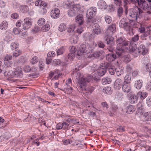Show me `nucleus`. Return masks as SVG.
<instances>
[{
  "instance_id": "16",
  "label": "nucleus",
  "mask_w": 151,
  "mask_h": 151,
  "mask_svg": "<svg viewBox=\"0 0 151 151\" xmlns=\"http://www.w3.org/2000/svg\"><path fill=\"white\" fill-rule=\"evenodd\" d=\"M119 25L121 27L124 28L126 30H128L129 27V23L127 22L126 19L124 18H122L120 21Z\"/></svg>"
},
{
  "instance_id": "39",
  "label": "nucleus",
  "mask_w": 151,
  "mask_h": 151,
  "mask_svg": "<svg viewBox=\"0 0 151 151\" xmlns=\"http://www.w3.org/2000/svg\"><path fill=\"white\" fill-rule=\"evenodd\" d=\"M144 116L146 120L147 121L151 120V112L145 113L144 114Z\"/></svg>"
},
{
  "instance_id": "54",
  "label": "nucleus",
  "mask_w": 151,
  "mask_h": 151,
  "mask_svg": "<svg viewBox=\"0 0 151 151\" xmlns=\"http://www.w3.org/2000/svg\"><path fill=\"white\" fill-rule=\"evenodd\" d=\"M87 19L86 20L87 23L89 24V25L91 24L92 23L94 22V20L93 19V17H87Z\"/></svg>"
},
{
  "instance_id": "22",
  "label": "nucleus",
  "mask_w": 151,
  "mask_h": 151,
  "mask_svg": "<svg viewBox=\"0 0 151 151\" xmlns=\"http://www.w3.org/2000/svg\"><path fill=\"white\" fill-rule=\"evenodd\" d=\"M76 21L80 25H82L84 21L83 16L82 15H79L76 18Z\"/></svg>"
},
{
  "instance_id": "20",
  "label": "nucleus",
  "mask_w": 151,
  "mask_h": 151,
  "mask_svg": "<svg viewBox=\"0 0 151 151\" xmlns=\"http://www.w3.org/2000/svg\"><path fill=\"white\" fill-rule=\"evenodd\" d=\"M116 55L112 53H109L106 55V59L107 60L111 62L114 60L116 58Z\"/></svg>"
},
{
  "instance_id": "61",
  "label": "nucleus",
  "mask_w": 151,
  "mask_h": 151,
  "mask_svg": "<svg viewBox=\"0 0 151 151\" xmlns=\"http://www.w3.org/2000/svg\"><path fill=\"white\" fill-rule=\"evenodd\" d=\"M137 108L139 110H142L144 108V106L142 103L139 102L137 105Z\"/></svg>"
},
{
  "instance_id": "19",
  "label": "nucleus",
  "mask_w": 151,
  "mask_h": 151,
  "mask_svg": "<svg viewBox=\"0 0 151 151\" xmlns=\"http://www.w3.org/2000/svg\"><path fill=\"white\" fill-rule=\"evenodd\" d=\"M93 34L94 35H97L100 33V29L99 28V25L96 23H95L93 24Z\"/></svg>"
},
{
  "instance_id": "57",
  "label": "nucleus",
  "mask_w": 151,
  "mask_h": 151,
  "mask_svg": "<svg viewBox=\"0 0 151 151\" xmlns=\"http://www.w3.org/2000/svg\"><path fill=\"white\" fill-rule=\"evenodd\" d=\"M139 39V37L138 35H136L132 37L131 39V41L133 42H136Z\"/></svg>"
},
{
  "instance_id": "13",
  "label": "nucleus",
  "mask_w": 151,
  "mask_h": 151,
  "mask_svg": "<svg viewBox=\"0 0 151 151\" xmlns=\"http://www.w3.org/2000/svg\"><path fill=\"white\" fill-rule=\"evenodd\" d=\"M123 84V82L120 78H117L115 81L114 85V88L117 90H119L122 86Z\"/></svg>"
},
{
  "instance_id": "26",
  "label": "nucleus",
  "mask_w": 151,
  "mask_h": 151,
  "mask_svg": "<svg viewBox=\"0 0 151 151\" xmlns=\"http://www.w3.org/2000/svg\"><path fill=\"white\" fill-rule=\"evenodd\" d=\"M122 89L123 91L125 93H128L131 89V88L129 85L127 84H124L122 86Z\"/></svg>"
},
{
  "instance_id": "56",
  "label": "nucleus",
  "mask_w": 151,
  "mask_h": 151,
  "mask_svg": "<svg viewBox=\"0 0 151 151\" xmlns=\"http://www.w3.org/2000/svg\"><path fill=\"white\" fill-rule=\"evenodd\" d=\"M102 81L103 82L105 83L109 84L111 83V78L107 77L103 79Z\"/></svg>"
},
{
  "instance_id": "48",
  "label": "nucleus",
  "mask_w": 151,
  "mask_h": 151,
  "mask_svg": "<svg viewBox=\"0 0 151 151\" xmlns=\"http://www.w3.org/2000/svg\"><path fill=\"white\" fill-rule=\"evenodd\" d=\"M7 75L10 78H15V71H13L11 70L8 72Z\"/></svg>"
},
{
  "instance_id": "44",
  "label": "nucleus",
  "mask_w": 151,
  "mask_h": 151,
  "mask_svg": "<svg viewBox=\"0 0 151 151\" xmlns=\"http://www.w3.org/2000/svg\"><path fill=\"white\" fill-rule=\"evenodd\" d=\"M38 61L37 57V56H34L31 59L30 62L32 65L37 63Z\"/></svg>"
},
{
  "instance_id": "45",
  "label": "nucleus",
  "mask_w": 151,
  "mask_h": 151,
  "mask_svg": "<svg viewBox=\"0 0 151 151\" xmlns=\"http://www.w3.org/2000/svg\"><path fill=\"white\" fill-rule=\"evenodd\" d=\"M65 51L63 47H62L58 49L57 51V55H60L62 54Z\"/></svg>"
},
{
  "instance_id": "52",
  "label": "nucleus",
  "mask_w": 151,
  "mask_h": 151,
  "mask_svg": "<svg viewBox=\"0 0 151 151\" xmlns=\"http://www.w3.org/2000/svg\"><path fill=\"white\" fill-rule=\"evenodd\" d=\"M40 29V28L39 27L35 26L32 30V31L33 33H36L39 31Z\"/></svg>"
},
{
  "instance_id": "3",
  "label": "nucleus",
  "mask_w": 151,
  "mask_h": 151,
  "mask_svg": "<svg viewBox=\"0 0 151 151\" xmlns=\"http://www.w3.org/2000/svg\"><path fill=\"white\" fill-rule=\"evenodd\" d=\"M80 87L82 91H86L87 93H91L94 89V88L92 86H87L86 85L85 82H83L81 81H80V85L78 86Z\"/></svg>"
},
{
  "instance_id": "23",
  "label": "nucleus",
  "mask_w": 151,
  "mask_h": 151,
  "mask_svg": "<svg viewBox=\"0 0 151 151\" xmlns=\"http://www.w3.org/2000/svg\"><path fill=\"white\" fill-rule=\"evenodd\" d=\"M97 4L99 7L101 9H105L107 7L106 3L103 1H99Z\"/></svg>"
},
{
  "instance_id": "46",
  "label": "nucleus",
  "mask_w": 151,
  "mask_h": 151,
  "mask_svg": "<svg viewBox=\"0 0 151 151\" xmlns=\"http://www.w3.org/2000/svg\"><path fill=\"white\" fill-rule=\"evenodd\" d=\"M22 53V52L20 50H17L15 51L13 53V56L14 57H18Z\"/></svg>"
},
{
  "instance_id": "42",
  "label": "nucleus",
  "mask_w": 151,
  "mask_h": 151,
  "mask_svg": "<svg viewBox=\"0 0 151 151\" xmlns=\"http://www.w3.org/2000/svg\"><path fill=\"white\" fill-rule=\"evenodd\" d=\"M50 29V26L49 24H46L42 27L41 29L44 32H46L49 30Z\"/></svg>"
},
{
  "instance_id": "7",
  "label": "nucleus",
  "mask_w": 151,
  "mask_h": 151,
  "mask_svg": "<svg viewBox=\"0 0 151 151\" xmlns=\"http://www.w3.org/2000/svg\"><path fill=\"white\" fill-rule=\"evenodd\" d=\"M89 48V46L88 44L86 42H84L79 47V50L77 51V54L80 56L84 52H86Z\"/></svg>"
},
{
  "instance_id": "17",
  "label": "nucleus",
  "mask_w": 151,
  "mask_h": 151,
  "mask_svg": "<svg viewBox=\"0 0 151 151\" xmlns=\"http://www.w3.org/2000/svg\"><path fill=\"white\" fill-rule=\"evenodd\" d=\"M23 76V73L22 69L19 67L15 70V76L17 78H21Z\"/></svg>"
},
{
  "instance_id": "27",
  "label": "nucleus",
  "mask_w": 151,
  "mask_h": 151,
  "mask_svg": "<svg viewBox=\"0 0 151 151\" xmlns=\"http://www.w3.org/2000/svg\"><path fill=\"white\" fill-rule=\"evenodd\" d=\"M147 93L146 92H142L139 91L137 93V96L138 98H139L141 100H143L147 97Z\"/></svg>"
},
{
  "instance_id": "49",
  "label": "nucleus",
  "mask_w": 151,
  "mask_h": 151,
  "mask_svg": "<svg viewBox=\"0 0 151 151\" xmlns=\"http://www.w3.org/2000/svg\"><path fill=\"white\" fill-rule=\"evenodd\" d=\"M114 42H113V44H111L108 45L107 49L109 51L112 52L113 50L114 49Z\"/></svg>"
},
{
  "instance_id": "31",
  "label": "nucleus",
  "mask_w": 151,
  "mask_h": 151,
  "mask_svg": "<svg viewBox=\"0 0 151 151\" xmlns=\"http://www.w3.org/2000/svg\"><path fill=\"white\" fill-rule=\"evenodd\" d=\"M138 98L137 95H132L130 97V101L132 104H134L137 102L138 99Z\"/></svg>"
},
{
  "instance_id": "30",
  "label": "nucleus",
  "mask_w": 151,
  "mask_h": 151,
  "mask_svg": "<svg viewBox=\"0 0 151 151\" xmlns=\"http://www.w3.org/2000/svg\"><path fill=\"white\" fill-rule=\"evenodd\" d=\"M136 49V46L135 44H131V43L129 45L128 50L127 51H128L129 52H134L135 50Z\"/></svg>"
},
{
  "instance_id": "40",
  "label": "nucleus",
  "mask_w": 151,
  "mask_h": 151,
  "mask_svg": "<svg viewBox=\"0 0 151 151\" xmlns=\"http://www.w3.org/2000/svg\"><path fill=\"white\" fill-rule=\"evenodd\" d=\"M75 25L74 24H72L70 25L68 29L67 32L69 33L73 32L75 29Z\"/></svg>"
},
{
  "instance_id": "33",
  "label": "nucleus",
  "mask_w": 151,
  "mask_h": 151,
  "mask_svg": "<svg viewBox=\"0 0 151 151\" xmlns=\"http://www.w3.org/2000/svg\"><path fill=\"white\" fill-rule=\"evenodd\" d=\"M103 53V52L102 51H96L93 52L91 56L95 58H98Z\"/></svg>"
},
{
  "instance_id": "53",
  "label": "nucleus",
  "mask_w": 151,
  "mask_h": 151,
  "mask_svg": "<svg viewBox=\"0 0 151 151\" xmlns=\"http://www.w3.org/2000/svg\"><path fill=\"white\" fill-rule=\"evenodd\" d=\"M106 41L107 44L108 45L111 44H113V42H114V41L112 39H110V38L108 37L106 38L105 40Z\"/></svg>"
},
{
  "instance_id": "59",
  "label": "nucleus",
  "mask_w": 151,
  "mask_h": 151,
  "mask_svg": "<svg viewBox=\"0 0 151 151\" xmlns=\"http://www.w3.org/2000/svg\"><path fill=\"white\" fill-rule=\"evenodd\" d=\"M55 55V53L54 51L49 52L47 54V56L48 57L51 58L54 57Z\"/></svg>"
},
{
  "instance_id": "51",
  "label": "nucleus",
  "mask_w": 151,
  "mask_h": 151,
  "mask_svg": "<svg viewBox=\"0 0 151 151\" xmlns=\"http://www.w3.org/2000/svg\"><path fill=\"white\" fill-rule=\"evenodd\" d=\"M64 91L66 93L70 94L72 92V88L69 87V88H65L64 89Z\"/></svg>"
},
{
  "instance_id": "36",
  "label": "nucleus",
  "mask_w": 151,
  "mask_h": 151,
  "mask_svg": "<svg viewBox=\"0 0 151 151\" xmlns=\"http://www.w3.org/2000/svg\"><path fill=\"white\" fill-rule=\"evenodd\" d=\"M103 92L105 93L109 94L112 92V91L110 87L107 86L103 89Z\"/></svg>"
},
{
  "instance_id": "9",
  "label": "nucleus",
  "mask_w": 151,
  "mask_h": 151,
  "mask_svg": "<svg viewBox=\"0 0 151 151\" xmlns=\"http://www.w3.org/2000/svg\"><path fill=\"white\" fill-rule=\"evenodd\" d=\"M146 32H144L141 35V38L142 40H146V38L149 35V39L151 40V26H147L146 27Z\"/></svg>"
},
{
  "instance_id": "63",
  "label": "nucleus",
  "mask_w": 151,
  "mask_h": 151,
  "mask_svg": "<svg viewBox=\"0 0 151 151\" xmlns=\"http://www.w3.org/2000/svg\"><path fill=\"white\" fill-rule=\"evenodd\" d=\"M126 71L129 73H130L132 69V67L129 64L127 65L126 66Z\"/></svg>"
},
{
  "instance_id": "41",
  "label": "nucleus",
  "mask_w": 151,
  "mask_h": 151,
  "mask_svg": "<svg viewBox=\"0 0 151 151\" xmlns=\"http://www.w3.org/2000/svg\"><path fill=\"white\" fill-rule=\"evenodd\" d=\"M117 15L119 17L122 16L123 13V9L122 7L119 6L117 10Z\"/></svg>"
},
{
  "instance_id": "29",
  "label": "nucleus",
  "mask_w": 151,
  "mask_h": 151,
  "mask_svg": "<svg viewBox=\"0 0 151 151\" xmlns=\"http://www.w3.org/2000/svg\"><path fill=\"white\" fill-rule=\"evenodd\" d=\"M20 10L24 13H27L29 11V9L26 5H21L20 6Z\"/></svg>"
},
{
  "instance_id": "55",
  "label": "nucleus",
  "mask_w": 151,
  "mask_h": 151,
  "mask_svg": "<svg viewBox=\"0 0 151 151\" xmlns=\"http://www.w3.org/2000/svg\"><path fill=\"white\" fill-rule=\"evenodd\" d=\"M45 22V19L43 18H41L38 21L37 23L40 26L44 24Z\"/></svg>"
},
{
  "instance_id": "32",
  "label": "nucleus",
  "mask_w": 151,
  "mask_h": 151,
  "mask_svg": "<svg viewBox=\"0 0 151 151\" xmlns=\"http://www.w3.org/2000/svg\"><path fill=\"white\" fill-rule=\"evenodd\" d=\"M35 5L37 6H39L45 7L47 5V3L45 2L42 1L41 0H37L35 2Z\"/></svg>"
},
{
  "instance_id": "8",
  "label": "nucleus",
  "mask_w": 151,
  "mask_h": 151,
  "mask_svg": "<svg viewBox=\"0 0 151 151\" xmlns=\"http://www.w3.org/2000/svg\"><path fill=\"white\" fill-rule=\"evenodd\" d=\"M116 31V24H113L109 26L105 32L107 36L112 35Z\"/></svg>"
},
{
  "instance_id": "24",
  "label": "nucleus",
  "mask_w": 151,
  "mask_h": 151,
  "mask_svg": "<svg viewBox=\"0 0 151 151\" xmlns=\"http://www.w3.org/2000/svg\"><path fill=\"white\" fill-rule=\"evenodd\" d=\"M135 108L134 106L129 105L127 108L126 112L128 114H132L135 111Z\"/></svg>"
},
{
  "instance_id": "58",
  "label": "nucleus",
  "mask_w": 151,
  "mask_h": 151,
  "mask_svg": "<svg viewBox=\"0 0 151 151\" xmlns=\"http://www.w3.org/2000/svg\"><path fill=\"white\" fill-rule=\"evenodd\" d=\"M72 3L69 1H66L64 5L65 6H66L67 8H69L70 7L72 6Z\"/></svg>"
},
{
  "instance_id": "64",
  "label": "nucleus",
  "mask_w": 151,
  "mask_h": 151,
  "mask_svg": "<svg viewBox=\"0 0 151 151\" xmlns=\"http://www.w3.org/2000/svg\"><path fill=\"white\" fill-rule=\"evenodd\" d=\"M146 103L149 107H151V97H150L148 99H147Z\"/></svg>"
},
{
  "instance_id": "5",
  "label": "nucleus",
  "mask_w": 151,
  "mask_h": 151,
  "mask_svg": "<svg viewBox=\"0 0 151 151\" xmlns=\"http://www.w3.org/2000/svg\"><path fill=\"white\" fill-rule=\"evenodd\" d=\"M141 14H139V11L138 12L135 9H130L129 15L132 18V20L131 21H136L137 22V19L140 17Z\"/></svg>"
},
{
  "instance_id": "25",
  "label": "nucleus",
  "mask_w": 151,
  "mask_h": 151,
  "mask_svg": "<svg viewBox=\"0 0 151 151\" xmlns=\"http://www.w3.org/2000/svg\"><path fill=\"white\" fill-rule=\"evenodd\" d=\"M8 23L6 21H3L0 25V29L2 30H6L8 27Z\"/></svg>"
},
{
  "instance_id": "35",
  "label": "nucleus",
  "mask_w": 151,
  "mask_h": 151,
  "mask_svg": "<svg viewBox=\"0 0 151 151\" xmlns=\"http://www.w3.org/2000/svg\"><path fill=\"white\" fill-rule=\"evenodd\" d=\"M66 28V25L64 23H62L59 25L58 30L60 32H63L65 30Z\"/></svg>"
},
{
  "instance_id": "38",
  "label": "nucleus",
  "mask_w": 151,
  "mask_h": 151,
  "mask_svg": "<svg viewBox=\"0 0 151 151\" xmlns=\"http://www.w3.org/2000/svg\"><path fill=\"white\" fill-rule=\"evenodd\" d=\"M131 80V77L129 75H127L124 78V82L126 84L129 83Z\"/></svg>"
},
{
  "instance_id": "10",
  "label": "nucleus",
  "mask_w": 151,
  "mask_h": 151,
  "mask_svg": "<svg viewBox=\"0 0 151 151\" xmlns=\"http://www.w3.org/2000/svg\"><path fill=\"white\" fill-rule=\"evenodd\" d=\"M114 4L117 6H120L123 2L124 5H126L129 2V0H113ZM133 3H137L138 5V2L140 0H130Z\"/></svg>"
},
{
  "instance_id": "62",
  "label": "nucleus",
  "mask_w": 151,
  "mask_h": 151,
  "mask_svg": "<svg viewBox=\"0 0 151 151\" xmlns=\"http://www.w3.org/2000/svg\"><path fill=\"white\" fill-rule=\"evenodd\" d=\"M97 45L99 47L104 48L105 47V45L104 43L101 41L97 42Z\"/></svg>"
},
{
  "instance_id": "37",
  "label": "nucleus",
  "mask_w": 151,
  "mask_h": 151,
  "mask_svg": "<svg viewBox=\"0 0 151 151\" xmlns=\"http://www.w3.org/2000/svg\"><path fill=\"white\" fill-rule=\"evenodd\" d=\"M112 112H115L118 109V106L115 104L113 103H111V107Z\"/></svg>"
},
{
  "instance_id": "2",
  "label": "nucleus",
  "mask_w": 151,
  "mask_h": 151,
  "mask_svg": "<svg viewBox=\"0 0 151 151\" xmlns=\"http://www.w3.org/2000/svg\"><path fill=\"white\" fill-rule=\"evenodd\" d=\"M138 2L137 9L139 14L143 13L142 10L145 11L151 10V3H148L145 0H140Z\"/></svg>"
},
{
  "instance_id": "14",
  "label": "nucleus",
  "mask_w": 151,
  "mask_h": 151,
  "mask_svg": "<svg viewBox=\"0 0 151 151\" xmlns=\"http://www.w3.org/2000/svg\"><path fill=\"white\" fill-rule=\"evenodd\" d=\"M78 79V86H79L80 85V81H81L83 82H85L86 85L87 82H89L92 79L91 76L90 75L88 76L86 78H83L82 76H79V77L77 78Z\"/></svg>"
},
{
  "instance_id": "18",
  "label": "nucleus",
  "mask_w": 151,
  "mask_h": 151,
  "mask_svg": "<svg viewBox=\"0 0 151 151\" xmlns=\"http://www.w3.org/2000/svg\"><path fill=\"white\" fill-rule=\"evenodd\" d=\"M101 63L100 65V67L97 70V73L98 75L100 76L104 75L106 72L107 68L105 67H102Z\"/></svg>"
},
{
  "instance_id": "50",
  "label": "nucleus",
  "mask_w": 151,
  "mask_h": 151,
  "mask_svg": "<svg viewBox=\"0 0 151 151\" xmlns=\"http://www.w3.org/2000/svg\"><path fill=\"white\" fill-rule=\"evenodd\" d=\"M61 63V61L59 59H55L53 60L52 64L54 65H59Z\"/></svg>"
},
{
  "instance_id": "6",
  "label": "nucleus",
  "mask_w": 151,
  "mask_h": 151,
  "mask_svg": "<svg viewBox=\"0 0 151 151\" xmlns=\"http://www.w3.org/2000/svg\"><path fill=\"white\" fill-rule=\"evenodd\" d=\"M102 67H105L108 69L110 74L114 75L116 69L110 63L104 62L101 63Z\"/></svg>"
},
{
  "instance_id": "60",
  "label": "nucleus",
  "mask_w": 151,
  "mask_h": 151,
  "mask_svg": "<svg viewBox=\"0 0 151 151\" xmlns=\"http://www.w3.org/2000/svg\"><path fill=\"white\" fill-rule=\"evenodd\" d=\"M12 59V56L11 55L7 54L4 58V61H7L11 60Z\"/></svg>"
},
{
  "instance_id": "11",
  "label": "nucleus",
  "mask_w": 151,
  "mask_h": 151,
  "mask_svg": "<svg viewBox=\"0 0 151 151\" xmlns=\"http://www.w3.org/2000/svg\"><path fill=\"white\" fill-rule=\"evenodd\" d=\"M23 29L27 30L30 28L32 25V21L30 18H26L24 20Z\"/></svg>"
},
{
  "instance_id": "4",
  "label": "nucleus",
  "mask_w": 151,
  "mask_h": 151,
  "mask_svg": "<svg viewBox=\"0 0 151 151\" xmlns=\"http://www.w3.org/2000/svg\"><path fill=\"white\" fill-rule=\"evenodd\" d=\"M80 5L79 4L72 5L68 12V15L71 17L75 16L80 9Z\"/></svg>"
},
{
  "instance_id": "15",
  "label": "nucleus",
  "mask_w": 151,
  "mask_h": 151,
  "mask_svg": "<svg viewBox=\"0 0 151 151\" xmlns=\"http://www.w3.org/2000/svg\"><path fill=\"white\" fill-rule=\"evenodd\" d=\"M60 14V10L58 8H54L50 12L51 16L54 19H56L59 17Z\"/></svg>"
},
{
  "instance_id": "34",
  "label": "nucleus",
  "mask_w": 151,
  "mask_h": 151,
  "mask_svg": "<svg viewBox=\"0 0 151 151\" xmlns=\"http://www.w3.org/2000/svg\"><path fill=\"white\" fill-rule=\"evenodd\" d=\"M19 47V44L18 43L16 42H11L10 45V48L12 50L16 49Z\"/></svg>"
},
{
  "instance_id": "28",
  "label": "nucleus",
  "mask_w": 151,
  "mask_h": 151,
  "mask_svg": "<svg viewBox=\"0 0 151 151\" xmlns=\"http://www.w3.org/2000/svg\"><path fill=\"white\" fill-rule=\"evenodd\" d=\"M142 81L141 80H138L136 81L134 86L137 89H140L142 87Z\"/></svg>"
},
{
  "instance_id": "21",
  "label": "nucleus",
  "mask_w": 151,
  "mask_h": 151,
  "mask_svg": "<svg viewBox=\"0 0 151 151\" xmlns=\"http://www.w3.org/2000/svg\"><path fill=\"white\" fill-rule=\"evenodd\" d=\"M137 52L142 55H145L147 52V50L145 49V46L141 45L138 48Z\"/></svg>"
},
{
  "instance_id": "47",
  "label": "nucleus",
  "mask_w": 151,
  "mask_h": 151,
  "mask_svg": "<svg viewBox=\"0 0 151 151\" xmlns=\"http://www.w3.org/2000/svg\"><path fill=\"white\" fill-rule=\"evenodd\" d=\"M105 19L106 23L109 24L111 23L112 20L110 16L108 15L106 16L105 17Z\"/></svg>"
},
{
  "instance_id": "12",
  "label": "nucleus",
  "mask_w": 151,
  "mask_h": 151,
  "mask_svg": "<svg viewBox=\"0 0 151 151\" xmlns=\"http://www.w3.org/2000/svg\"><path fill=\"white\" fill-rule=\"evenodd\" d=\"M97 10L96 8L92 7L89 9L87 11L86 17H93L96 14Z\"/></svg>"
},
{
  "instance_id": "43",
  "label": "nucleus",
  "mask_w": 151,
  "mask_h": 151,
  "mask_svg": "<svg viewBox=\"0 0 151 151\" xmlns=\"http://www.w3.org/2000/svg\"><path fill=\"white\" fill-rule=\"evenodd\" d=\"M131 60V57L129 55H126L124 57V60L126 63H128Z\"/></svg>"
},
{
  "instance_id": "1",
  "label": "nucleus",
  "mask_w": 151,
  "mask_h": 151,
  "mask_svg": "<svg viewBox=\"0 0 151 151\" xmlns=\"http://www.w3.org/2000/svg\"><path fill=\"white\" fill-rule=\"evenodd\" d=\"M131 41L123 37H119L116 39L117 45L115 52L119 57L121 56L123 53L128 50L127 46L130 43Z\"/></svg>"
}]
</instances>
